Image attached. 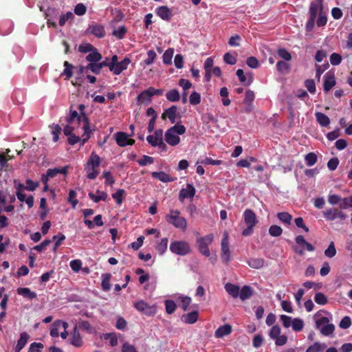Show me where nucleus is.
<instances>
[{
  "label": "nucleus",
  "instance_id": "nucleus-49",
  "mask_svg": "<svg viewBox=\"0 0 352 352\" xmlns=\"http://www.w3.org/2000/svg\"><path fill=\"white\" fill-rule=\"evenodd\" d=\"M153 162V157L146 155H144L141 159L138 160V163L140 166H144L148 164H152Z\"/></svg>",
  "mask_w": 352,
  "mask_h": 352
},
{
  "label": "nucleus",
  "instance_id": "nucleus-57",
  "mask_svg": "<svg viewBox=\"0 0 352 352\" xmlns=\"http://www.w3.org/2000/svg\"><path fill=\"white\" fill-rule=\"evenodd\" d=\"M74 14L72 12H67L65 14H62L59 19V25L64 26L68 20L73 19Z\"/></svg>",
  "mask_w": 352,
  "mask_h": 352
},
{
  "label": "nucleus",
  "instance_id": "nucleus-1",
  "mask_svg": "<svg viewBox=\"0 0 352 352\" xmlns=\"http://www.w3.org/2000/svg\"><path fill=\"white\" fill-rule=\"evenodd\" d=\"M180 214L179 210L171 209L169 213L166 215L165 219L169 224L173 225L176 228L185 231L187 228V221Z\"/></svg>",
  "mask_w": 352,
  "mask_h": 352
},
{
  "label": "nucleus",
  "instance_id": "nucleus-18",
  "mask_svg": "<svg viewBox=\"0 0 352 352\" xmlns=\"http://www.w3.org/2000/svg\"><path fill=\"white\" fill-rule=\"evenodd\" d=\"M30 338V336L26 332H23L20 334V338L17 341V344L14 348L15 352H20L26 345L28 340Z\"/></svg>",
  "mask_w": 352,
  "mask_h": 352
},
{
  "label": "nucleus",
  "instance_id": "nucleus-37",
  "mask_svg": "<svg viewBox=\"0 0 352 352\" xmlns=\"http://www.w3.org/2000/svg\"><path fill=\"white\" fill-rule=\"evenodd\" d=\"M236 54L227 52L223 55V60L226 64L233 65L236 63Z\"/></svg>",
  "mask_w": 352,
  "mask_h": 352
},
{
  "label": "nucleus",
  "instance_id": "nucleus-2",
  "mask_svg": "<svg viewBox=\"0 0 352 352\" xmlns=\"http://www.w3.org/2000/svg\"><path fill=\"white\" fill-rule=\"evenodd\" d=\"M170 250L175 254L184 256L190 253L189 243L184 241H175L170 244Z\"/></svg>",
  "mask_w": 352,
  "mask_h": 352
},
{
  "label": "nucleus",
  "instance_id": "nucleus-38",
  "mask_svg": "<svg viewBox=\"0 0 352 352\" xmlns=\"http://www.w3.org/2000/svg\"><path fill=\"white\" fill-rule=\"evenodd\" d=\"M248 263L250 267L254 269H260L263 266L264 261L262 258H250Z\"/></svg>",
  "mask_w": 352,
  "mask_h": 352
},
{
  "label": "nucleus",
  "instance_id": "nucleus-25",
  "mask_svg": "<svg viewBox=\"0 0 352 352\" xmlns=\"http://www.w3.org/2000/svg\"><path fill=\"white\" fill-rule=\"evenodd\" d=\"M57 14V10L54 8H48L47 12H45V19H47V24L49 28L53 27L54 28H56V23L54 21H52L50 20V17H52L54 15L56 16Z\"/></svg>",
  "mask_w": 352,
  "mask_h": 352
},
{
  "label": "nucleus",
  "instance_id": "nucleus-56",
  "mask_svg": "<svg viewBox=\"0 0 352 352\" xmlns=\"http://www.w3.org/2000/svg\"><path fill=\"white\" fill-rule=\"evenodd\" d=\"M124 193V190L118 189L115 193L112 195V197L116 200L118 205H120L122 203V197Z\"/></svg>",
  "mask_w": 352,
  "mask_h": 352
},
{
  "label": "nucleus",
  "instance_id": "nucleus-52",
  "mask_svg": "<svg viewBox=\"0 0 352 352\" xmlns=\"http://www.w3.org/2000/svg\"><path fill=\"white\" fill-rule=\"evenodd\" d=\"M173 55V50L168 49L163 54V63L166 65L171 64Z\"/></svg>",
  "mask_w": 352,
  "mask_h": 352
},
{
  "label": "nucleus",
  "instance_id": "nucleus-41",
  "mask_svg": "<svg viewBox=\"0 0 352 352\" xmlns=\"http://www.w3.org/2000/svg\"><path fill=\"white\" fill-rule=\"evenodd\" d=\"M64 67H65V69L63 70L62 75L65 76L67 77V79H69L73 76L72 70H73L74 66L69 62L65 61Z\"/></svg>",
  "mask_w": 352,
  "mask_h": 352
},
{
  "label": "nucleus",
  "instance_id": "nucleus-61",
  "mask_svg": "<svg viewBox=\"0 0 352 352\" xmlns=\"http://www.w3.org/2000/svg\"><path fill=\"white\" fill-rule=\"evenodd\" d=\"M85 171L87 172V177L89 179H95L99 173L97 167L93 168L92 166H91L89 170H85Z\"/></svg>",
  "mask_w": 352,
  "mask_h": 352
},
{
  "label": "nucleus",
  "instance_id": "nucleus-20",
  "mask_svg": "<svg viewBox=\"0 0 352 352\" xmlns=\"http://www.w3.org/2000/svg\"><path fill=\"white\" fill-rule=\"evenodd\" d=\"M322 3L313 1L311 2L309 8L310 16L316 18L317 14L323 12Z\"/></svg>",
  "mask_w": 352,
  "mask_h": 352
},
{
  "label": "nucleus",
  "instance_id": "nucleus-10",
  "mask_svg": "<svg viewBox=\"0 0 352 352\" xmlns=\"http://www.w3.org/2000/svg\"><path fill=\"white\" fill-rule=\"evenodd\" d=\"M155 14L162 20L170 21L173 17L170 9L166 6H162L156 8Z\"/></svg>",
  "mask_w": 352,
  "mask_h": 352
},
{
  "label": "nucleus",
  "instance_id": "nucleus-45",
  "mask_svg": "<svg viewBox=\"0 0 352 352\" xmlns=\"http://www.w3.org/2000/svg\"><path fill=\"white\" fill-rule=\"evenodd\" d=\"M305 160L308 166H311L316 163L317 155L314 153H309L305 155Z\"/></svg>",
  "mask_w": 352,
  "mask_h": 352
},
{
  "label": "nucleus",
  "instance_id": "nucleus-24",
  "mask_svg": "<svg viewBox=\"0 0 352 352\" xmlns=\"http://www.w3.org/2000/svg\"><path fill=\"white\" fill-rule=\"evenodd\" d=\"M151 175L153 178L157 179L162 182H170L174 179L168 174L160 171V172H153Z\"/></svg>",
  "mask_w": 352,
  "mask_h": 352
},
{
  "label": "nucleus",
  "instance_id": "nucleus-4",
  "mask_svg": "<svg viewBox=\"0 0 352 352\" xmlns=\"http://www.w3.org/2000/svg\"><path fill=\"white\" fill-rule=\"evenodd\" d=\"M134 307L138 311L147 316H153L157 312V307L155 305H150L142 300L135 302L134 303Z\"/></svg>",
  "mask_w": 352,
  "mask_h": 352
},
{
  "label": "nucleus",
  "instance_id": "nucleus-40",
  "mask_svg": "<svg viewBox=\"0 0 352 352\" xmlns=\"http://www.w3.org/2000/svg\"><path fill=\"white\" fill-rule=\"evenodd\" d=\"M102 338L105 340H109V344L111 346H115L118 345V338H117L116 333H105V334H103Z\"/></svg>",
  "mask_w": 352,
  "mask_h": 352
},
{
  "label": "nucleus",
  "instance_id": "nucleus-27",
  "mask_svg": "<svg viewBox=\"0 0 352 352\" xmlns=\"http://www.w3.org/2000/svg\"><path fill=\"white\" fill-rule=\"evenodd\" d=\"M102 56L101 54L99 53L96 48L86 56V60L90 63H98L102 59Z\"/></svg>",
  "mask_w": 352,
  "mask_h": 352
},
{
  "label": "nucleus",
  "instance_id": "nucleus-11",
  "mask_svg": "<svg viewBox=\"0 0 352 352\" xmlns=\"http://www.w3.org/2000/svg\"><path fill=\"white\" fill-rule=\"evenodd\" d=\"M195 188L192 184H187L186 188L180 190L179 193V199L180 201H184L186 198H192L195 195Z\"/></svg>",
  "mask_w": 352,
  "mask_h": 352
},
{
  "label": "nucleus",
  "instance_id": "nucleus-63",
  "mask_svg": "<svg viewBox=\"0 0 352 352\" xmlns=\"http://www.w3.org/2000/svg\"><path fill=\"white\" fill-rule=\"evenodd\" d=\"M277 53L285 60L289 61L292 59L291 54L284 48L278 49Z\"/></svg>",
  "mask_w": 352,
  "mask_h": 352
},
{
  "label": "nucleus",
  "instance_id": "nucleus-13",
  "mask_svg": "<svg viewBox=\"0 0 352 352\" xmlns=\"http://www.w3.org/2000/svg\"><path fill=\"white\" fill-rule=\"evenodd\" d=\"M336 85V79L334 74L331 72H327L324 76V85L323 89L325 92H328Z\"/></svg>",
  "mask_w": 352,
  "mask_h": 352
},
{
  "label": "nucleus",
  "instance_id": "nucleus-21",
  "mask_svg": "<svg viewBox=\"0 0 352 352\" xmlns=\"http://www.w3.org/2000/svg\"><path fill=\"white\" fill-rule=\"evenodd\" d=\"M16 292L19 295L23 296L29 300L34 299L37 296L36 293L32 292L28 287H19Z\"/></svg>",
  "mask_w": 352,
  "mask_h": 352
},
{
  "label": "nucleus",
  "instance_id": "nucleus-48",
  "mask_svg": "<svg viewBox=\"0 0 352 352\" xmlns=\"http://www.w3.org/2000/svg\"><path fill=\"white\" fill-rule=\"evenodd\" d=\"M336 254L335 244L331 241L328 248L324 250V255L328 258H333Z\"/></svg>",
  "mask_w": 352,
  "mask_h": 352
},
{
  "label": "nucleus",
  "instance_id": "nucleus-28",
  "mask_svg": "<svg viewBox=\"0 0 352 352\" xmlns=\"http://www.w3.org/2000/svg\"><path fill=\"white\" fill-rule=\"evenodd\" d=\"M327 348V345L324 343L316 342L309 346L305 352H322Z\"/></svg>",
  "mask_w": 352,
  "mask_h": 352
},
{
  "label": "nucleus",
  "instance_id": "nucleus-3",
  "mask_svg": "<svg viewBox=\"0 0 352 352\" xmlns=\"http://www.w3.org/2000/svg\"><path fill=\"white\" fill-rule=\"evenodd\" d=\"M212 240L213 235L211 234L200 237L197 240V245L199 252L207 257L210 255L208 245L212 243Z\"/></svg>",
  "mask_w": 352,
  "mask_h": 352
},
{
  "label": "nucleus",
  "instance_id": "nucleus-44",
  "mask_svg": "<svg viewBox=\"0 0 352 352\" xmlns=\"http://www.w3.org/2000/svg\"><path fill=\"white\" fill-rule=\"evenodd\" d=\"M84 134L82 135V139H80L82 145H84L91 136V130L89 129V123L85 124L83 126Z\"/></svg>",
  "mask_w": 352,
  "mask_h": 352
},
{
  "label": "nucleus",
  "instance_id": "nucleus-64",
  "mask_svg": "<svg viewBox=\"0 0 352 352\" xmlns=\"http://www.w3.org/2000/svg\"><path fill=\"white\" fill-rule=\"evenodd\" d=\"M86 11L87 8L82 3H78L74 8V13L78 16L84 15L86 13Z\"/></svg>",
  "mask_w": 352,
  "mask_h": 352
},
{
  "label": "nucleus",
  "instance_id": "nucleus-58",
  "mask_svg": "<svg viewBox=\"0 0 352 352\" xmlns=\"http://www.w3.org/2000/svg\"><path fill=\"white\" fill-rule=\"evenodd\" d=\"M147 55L148 57L144 60V63L146 65H151L153 63L155 59L156 58L157 54L154 50H151L148 51Z\"/></svg>",
  "mask_w": 352,
  "mask_h": 352
},
{
  "label": "nucleus",
  "instance_id": "nucleus-33",
  "mask_svg": "<svg viewBox=\"0 0 352 352\" xmlns=\"http://www.w3.org/2000/svg\"><path fill=\"white\" fill-rule=\"evenodd\" d=\"M338 209L330 208L323 212L324 217L328 221H333L337 219Z\"/></svg>",
  "mask_w": 352,
  "mask_h": 352
},
{
  "label": "nucleus",
  "instance_id": "nucleus-62",
  "mask_svg": "<svg viewBox=\"0 0 352 352\" xmlns=\"http://www.w3.org/2000/svg\"><path fill=\"white\" fill-rule=\"evenodd\" d=\"M190 103L192 105H196L200 103L201 96L200 94L196 91H193L190 96Z\"/></svg>",
  "mask_w": 352,
  "mask_h": 352
},
{
  "label": "nucleus",
  "instance_id": "nucleus-15",
  "mask_svg": "<svg viewBox=\"0 0 352 352\" xmlns=\"http://www.w3.org/2000/svg\"><path fill=\"white\" fill-rule=\"evenodd\" d=\"M165 140L170 146H176L180 142V138L169 129L165 133Z\"/></svg>",
  "mask_w": 352,
  "mask_h": 352
},
{
  "label": "nucleus",
  "instance_id": "nucleus-19",
  "mask_svg": "<svg viewBox=\"0 0 352 352\" xmlns=\"http://www.w3.org/2000/svg\"><path fill=\"white\" fill-rule=\"evenodd\" d=\"M152 94L151 93L150 89H147L142 91L137 97V103L140 104L142 103H149L151 101Z\"/></svg>",
  "mask_w": 352,
  "mask_h": 352
},
{
  "label": "nucleus",
  "instance_id": "nucleus-16",
  "mask_svg": "<svg viewBox=\"0 0 352 352\" xmlns=\"http://www.w3.org/2000/svg\"><path fill=\"white\" fill-rule=\"evenodd\" d=\"M101 162L100 157L97 155L95 152H92L89 156V160L87 161L85 170H89L90 167H98Z\"/></svg>",
  "mask_w": 352,
  "mask_h": 352
},
{
  "label": "nucleus",
  "instance_id": "nucleus-46",
  "mask_svg": "<svg viewBox=\"0 0 352 352\" xmlns=\"http://www.w3.org/2000/svg\"><path fill=\"white\" fill-rule=\"evenodd\" d=\"M81 118L82 119V116L79 115L78 113L76 110L70 109V114L66 118V120L68 123L71 124V123L74 122L75 120H77L78 122H80Z\"/></svg>",
  "mask_w": 352,
  "mask_h": 352
},
{
  "label": "nucleus",
  "instance_id": "nucleus-59",
  "mask_svg": "<svg viewBox=\"0 0 352 352\" xmlns=\"http://www.w3.org/2000/svg\"><path fill=\"white\" fill-rule=\"evenodd\" d=\"M96 48L90 43H83L79 45L78 51L82 53L91 52Z\"/></svg>",
  "mask_w": 352,
  "mask_h": 352
},
{
  "label": "nucleus",
  "instance_id": "nucleus-9",
  "mask_svg": "<svg viewBox=\"0 0 352 352\" xmlns=\"http://www.w3.org/2000/svg\"><path fill=\"white\" fill-rule=\"evenodd\" d=\"M131 60L129 58L125 57L122 60L116 63L109 70L115 75H119L122 71L126 70L131 63Z\"/></svg>",
  "mask_w": 352,
  "mask_h": 352
},
{
  "label": "nucleus",
  "instance_id": "nucleus-14",
  "mask_svg": "<svg viewBox=\"0 0 352 352\" xmlns=\"http://www.w3.org/2000/svg\"><path fill=\"white\" fill-rule=\"evenodd\" d=\"M177 107L175 105H173L168 109H166L162 115V119L166 120L168 118L172 124L176 122V115H177Z\"/></svg>",
  "mask_w": 352,
  "mask_h": 352
},
{
  "label": "nucleus",
  "instance_id": "nucleus-30",
  "mask_svg": "<svg viewBox=\"0 0 352 352\" xmlns=\"http://www.w3.org/2000/svg\"><path fill=\"white\" fill-rule=\"evenodd\" d=\"M225 289L232 297L236 298L239 296V287L238 286L231 283H226L225 285Z\"/></svg>",
  "mask_w": 352,
  "mask_h": 352
},
{
  "label": "nucleus",
  "instance_id": "nucleus-39",
  "mask_svg": "<svg viewBox=\"0 0 352 352\" xmlns=\"http://www.w3.org/2000/svg\"><path fill=\"white\" fill-rule=\"evenodd\" d=\"M166 311L168 314H172L175 312L177 305L173 300H166L164 302Z\"/></svg>",
  "mask_w": 352,
  "mask_h": 352
},
{
  "label": "nucleus",
  "instance_id": "nucleus-29",
  "mask_svg": "<svg viewBox=\"0 0 352 352\" xmlns=\"http://www.w3.org/2000/svg\"><path fill=\"white\" fill-rule=\"evenodd\" d=\"M253 294L252 289L249 286H243L239 292V296L242 300L248 299Z\"/></svg>",
  "mask_w": 352,
  "mask_h": 352
},
{
  "label": "nucleus",
  "instance_id": "nucleus-50",
  "mask_svg": "<svg viewBox=\"0 0 352 352\" xmlns=\"http://www.w3.org/2000/svg\"><path fill=\"white\" fill-rule=\"evenodd\" d=\"M277 217L280 221L287 224H290L292 219V215L286 212L278 213Z\"/></svg>",
  "mask_w": 352,
  "mask_h": 352
},
{
  "label": "nucleus",
  "instance_id": "nucleus-17",
  "mask_svg": "<svg viewBox=\"0 0 352 352\" xmlns=\"http://www.w3.org/2000/svg\"><path fill=\"white\" fill-rule=\"evenodd\" d=\"M244 220L247 226H254L256 223V217L255 213L249 209L245 210L243 213Z\"/></svg>",
  "mask_w": 352,
  "mask_h": 352
},
{
  "label": "nucleus",
  "instance_id": "nucleus-6",
  "mask_svg": "<svg viewBox=\"0 0 352 352\" xmlns=\"http://www.w3.org/2000/svg\"><path fill=\"white\" fill-rule=\"evenodd\" d=\"M295 241L300 248H295L294 251L300 255L304 254L305 250L309 252H313L314 250V247L311 243L307 242L302 235L297 236L295 238Z\"/></svg>",
  "mask_w": 352,
  "mask_h": 352
},
{
  "label": "nucleus",
  "instance_id": "nucleus-55",
  "mask_svg": "<svg viewBox=\"0 0 352 352\" xmlns=\"http://www.w3.org/2000/svg\"><path fill=\"white\" fill-rule=\"evenodd\" d=\"M86 68L87 69L91 71L95 74H99L102 69L98 63H89Z\"/></svg>",
  "mask_w": 352,
  "mask_h": 352
},
{
  "label": "nucleus",
  "instance_id": "nucleus-35",
  "mask_svg": "<svg viewBox=\"0 0 352 352\" xmlns=\"http://www.w3.org/2000/svg\"><path fill=\"white\" fill-rule=\"evenodd\" d=\"M166 98L170 102H177L179 100L180 95L179 91L175 89H171L168 91L166 94Z\"/></svg>",
  "mask_w": 352,
  "mask_h": 352
},
{
  "label": "nucleus",
  "instance_id": "nucleus-23",
  "mask_svg": "<svg viewBox=\"0 0 352 352\" xmlns=\"http://www.w3.org/2000/svg\"><path fill=\"white\" fill-rule=\"evenodd\" d=\"M69 166H65L62 168H50L47 170V176L50 178L56 177L58 174H63L66 175L68 173Z\"/></svg>",
  "mask_w": 352,
  "mask_h": 352
},
{
  "label": "nucleus",
  "instance_id": "nucleus-22",
  "mask_svg": "<svg viewBox=\"0 0 352 352\" xmlns=\"http://www.w3.org/2000/svg\"><path fill=\"white\" fill-rule=\"evenodd\" d=\"M199 314L197 311H192L182 316V320L186 324H194L198 319Z\"/></svg>",
  "mask_w": 352,
  "mask_h": 352
},
{
  "label": "nucleus",
  "instance_id": "nucleus-26",
  "mask_svg": "<svg viewBox=\"0 0 352 352\" xmlns=\"http://www.w3.org/2000/svg\"><path fill=\"white\" fill-rule=\"evenodd\" d=\"M316 121L321 126H327L330 124L329 118L323 113L316 112L315 113Z\"/></svg>",
  "mask_w": 352,
  "mask_h": 352
},
{
  "label": "nucleus",
  "instance_id": "nucleus-12",
  "mask_svg": "<svg viewBox=\"0 0 352 352\" xmlns=\"http://www.w3.org/2000/svg\"><path fill=\"white\" fill-rule=\"evenodd\" d=\"M87 32L100 38L104 37L106 34L104 27L101 24L89 25Z\"/></svg>",
  "mask_w": 352,
  "mask_h": 352
},
{
  "label": "nucleus",
  "instance_id": "nucleus-43",
  "mask_svg": "<svg viewBox=\"0 0 352 352\" xmlns=\"http://www.w3.org/2000/svg\"><path fill=\"white\" fill-rule=\"evenodd\" d=\"M276 68L278 72L283 74L288 73L290 69L289 65L283 60L278 61Z\"/></svg>",
  "mask_w": 352,
  "mask_h": 352
},
{
  "label": "nucleus",
  "instance_id": "nucleus-32",
  "mask_svg": "<svg viewBox=\"0 0 352 352\" xmlns=\"http://www.w3.org/2000/svg\"><path fill=\"white\" fill-rule=\"evenodd\" d=\"M111 275L106 273L102 275L101 286L104 291H109L111 289L110 279Z\"/></svg>",
  "mask_w": 352,
  "mask_h": 352
},
{
  "label": "nucleus",
  "instance_id": "nucleus-36",
  "mask_svg": "<svg viewBox=\"0 0 352 352\" xmlns=\"http://www.w3.org/2000/svg\"><path fill=\"white\" fill-rule=\"evenodd\" d=\"M168 240L167 238H163L156 246V250L160 254L162 255L167 250Z\"/></svg>",
  "mask_w": 352,
  "mask_h": 352
},
{
  "label": "nucleus",
  "instance_id": "nucleus-5",
  "mask_svg": "<svg viewBox=\"0 0 352 352\" xmlns=\"http://www.w3.org/2000/svg\"><path fill=\"white\" fill-rule=\"evenodd\" d=\"M129 136L131 135L122 131L116 132L113 135L116 144L120 147L131 146L135 144V140L129 138Z\"/></svg>",
  "mask_w": 352,
  "mask_h": 352
},
{
  "label": "nucleus",
  "instance_id": "nucleus-7",
  "mask_svg": "<svg viewBox=\"0 0 352 352\" xmlns=\"http://www.w3.org/2000/svg\"><path fill=\"white\" fill-rule=\"evenodd\" d=\"M147 142L154 147H156L159 144H163V130L160 129L154 132V135H149L146 137Z\"/></svg>",
  "mask_w": 352,
  "mask_h": 352
},
{
  "label": "nucleus",
  "instance_id": "nucleus-53",
  "mask_svg": "<svg viewBox=\"0 0 352 352\" xmlns=\"http://www.w3.org/2000/svg\"><path fill=\"white\" fill-rule=\"evenodd\" d=\"M304 327L303 321L300 318H294L292 321V327L295 331H300Z\"/></svg>",
  "mask_w": 352,
  "mask_h": 352
},
{
  "label": "nucleus",
  "instance_id": "nucleus-42",
  "mask_svg": "<svg viewBox=\"0 0 352 352\" xmlns=\"http://www.w3.org/2000/svg\"><path fill=\"white\" fill-rule=\"evenodd\" d=\"M126 32H127L126 28L125 26L122 25V26H120L117 30H114L112 32V35H113L118 39H122L124 37Z\"/></svg>",
  "mask_w": 352,
  "mask_h": 352
},
{
  "label": "nucleus",
  "instance_id": "nucleus-54",
  "mask_svg": "<svg viewBox=\"0 0 352 352\" xmlns=\"http://www.w3.org/2000/svg\"><path fill=\"white\" fill-rule=\"evenodd\" d=\"M283 232V229L278 226L274 225L270 227L269 234L272 236H279Z\"/></svg>",
  "mask_w": 352,
  "mask_h": 352
},
{
  "label": "nucleus",
  "instance_id": "nucleus-47",
  "mask_svg": "<svg viewBox=\"0 0 352 352\" xmlns=\"http://www.w3.org/2000/svg\"><path fill=\"white\" fill-rule=\"evenodd\" d=\"M334 329L335 327L333 324L327 323L320 328V332L322 335L328 336L333 333Z\"/></svg>",
  "mask_w": 352,
  "mask_h": 352
},
{
  "label": "nucleus",
  "instance_id": "nucleus-60",
  "mask_svg": "<svg viewBox=\"0 0 352 352\" xmlns=\"http://www.w3.org/2000/svg\"><path fill=\"white\" fill-rule=\"evenodd\" d=\"M44 346L41 342H33L30 345L28 352H42Z\"/></svg>",
  "mask_w": 352,
  "mask_h": 352
},
{
  "label": "nucleus",
  "instance_id": "nucleus-8",
  "mask_svg": "<svg viewBox=\"0 0 352 352\" xmlns=\"http://www.w3.org/2000/svg\"><path fill=\"white\" fill-rule=\"evenodd\" d=\"M228 234L225 232L221 241V262L228 263L230 261V250L227 241Z\"/></svg>",
  "mask_w": 352,
  "mask_h": 352
},
{
  "label": "nucleus",
  "instance_id": "nucleus-34",
  "mask_svg": "<svg viewBox=\"0 0 352 352\" xmlns=\"http://www.w3.org/2000/svg\"><path fill=\"white\" fill-rule=\"evenodd\" d=\"M236 74L241 82H243L248 85H250L252 82V76L250 74V77L247 80L246 76L244 74V72L243 69H237Z\"/></svg>",
  "mask_w": 352,
  "mask_h": 352
},
{
  "label": "nucleus",
  "instance_id": "nucleus-51",
  "mask_svg": "<svg viewBox=\"0 0 352 352\" xmlns=\"http://www.w3.org/2000/svg\"><path fill=\"white\" fill-rule=\"evenodd\" d=\"M314 300L317 304L324 305L327 302V298L324 294L318 292L314 296Z\"/></svg>",
  "mask_w": 352,
  "mask_h": 352
},
{
  "label": "nucleus",
  "instance_id": "nucleus-31",
  "mask_svg": "<svg viewBox=\"0 0 352 352\" xmlns=\"http://www.w3.org/2000/svg\"><path fill=\"white\" fill-rule=\"evenodd\" d=\"M97 193L99 195H96L93 192L89 193V198L93 200L95 203H98L100 201H105L107 198V194L105 192L97 190Z\"/></svg>",
  "mask_w": 352,
  "mask_h": 352
}]
</instances>
